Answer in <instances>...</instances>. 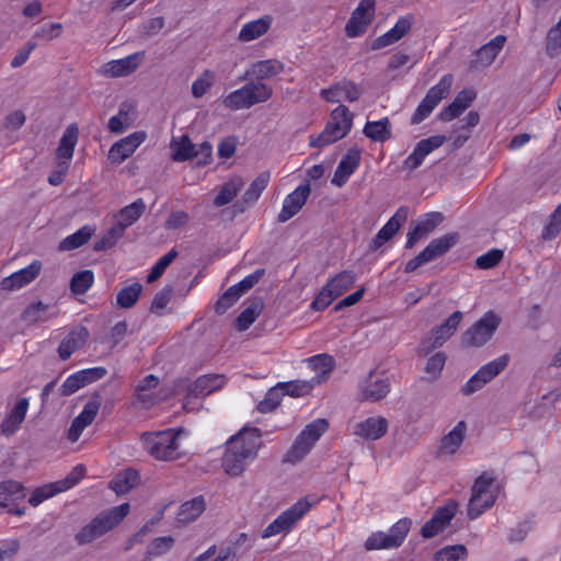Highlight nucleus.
<instances>
[{
	"mask_svg": "<svg viewBox=\"0 0 561 561\" xmlns=\"http://www.w3.org/2000/svg\"><path fill=\"white\" fill-rule=\"evenodd\" d=\"M445 141L446 137L443 135H435L420 140L416 144L413 152L409 154L404 160V168L411 171L417 169L423 163L425 157L435 149L443 146Z\"/></svg>",
	"mask_w": 561,
	"mask_h": 561,
	"instance_id": "nucleus-21",
	"label": "nucleus"
},
{
	"mask_svg": "<svg viewBox=\"0 0 561 561\" xmlns=\"http://www.w3.org/2000/svg\"><path fill=\"white\" fill-rule=\"evenodd\" d=\"M328 428L325 419H317L307 424L284 455L282 462L294 466L302 461Z\"/></svg>",
	"mask_w": 561,
	"mask_h": 561,
	"instance_id": "nucleus-4",
	"label": "nucleus"
},
{
	"mask_svg": "<svg viewBox=\"0 0 561 561\" xmlns=\"http://www.w3.org/2000/svg\"><path fill=\"white\" fill-rule=\"evenodd\" d=\"M284 68V64L277 59L260 60L250 66L244 77L254 79V82H262L282 73Z\"/></svg>",
	"mask_w": 561,
	"mask_h": 561,
	"instance_id": "nucleus-30",
	"label": "nucleus"
},
{
	"mask_svg": "<svg viewBox=\"0 0 561 561\" xmlns=\"http://www.w3.org/2000/svg\"><path fill=\"white\" fill-rule=\"evenodd\" d=\"M94 280L93 272L84 270L76 273L70 280V289L76 295L85 294Z\"/></svg>",
	"mask_w": 561,
	"mask_h": 561,
	"instance_id": "nucleus-53",
	"label": "nucleus"
},
{
	"mask_svg": "<svg viewBox=\"0 0 561 561\" xmlns=\"http://www.w3.org/2000/svg\"><path fill=\"white\" fill-rule=\"evenodd\" d=\"M165 25V20L162 16L150 18L144 21L139 27L140 35L145 38H150L158 35Z\"/></svg>",
	"mask_w": 561,
	"mask_h": 561,
	"instance_id": "nucleus-61",
	"label": "nucleus"
},
{
	"mask_svg": "<svg viewBox=\"0 0 561 561\" xmlns=\"http://www.w3.org/2000/svg\"><path fill=\"white\" fill-rule=\"evenodd\" d=\"M182 430L168 428L141 434L144 449L154 459L173 461L181 457L179 437Z\"/></svg>",
	"mask_w": 561,
	"mask_h": 561,
	"instance_id": "nucleus-2",
	"label": "nucleus"
},
{
	"mask_svg": "<svg viewBox=\"0 0 561 561\" xmlns=\"http://www.w3.org/2000/svg\"><path fill=\"white\" fill-rule=\"evenodd\" d=\"M139 480L138 471L129 468L118 472L111 481L110 486L116 494H125L135 488L139 483Z\"/></svg>",
	"mask_w": 561,
	"mask_h": 561,
	"instance_id": "nucleus-43",
	"label": "nucleus"
},
{
	"mask_svg": "<svg viewBox=\"0 0 561 561\" xmlns=\"http://www.w3.org/2000/svg\"><path fill=\"white\" fill-rule=\"evenodd\" d=\"M501 318L493 311H488L481 319L468 328L461 335L466 347H481L486 344L497 330Z\"/></svg>",
	"mask_w": 561,
	"mask_h": 561,
	"instance_id": "nucleus-7",
	"label": "nucleus"
},
{
	"mask_svg": "<svg viewBox=\"0 0 561 561\" xmlns=\"http://www.w3.org/2000/svg\"><path fill=\"white\" fill-rule=\"evenodd\" d=\"M453 81L454 78L450 73L445 75L436 85L427 91L411 117L412 125H417L430 116L438 103L448 95Z\"/></svg>",
	"mask_w": 561,
	"mask_h": 561,
	"instance_id": "nucleus-12",
	"label": "nucleus"
},
{
	"mask_svg": "<svg viewBox=\"0 0 561 561\" xmlns=\"http://www.w3.org/2000/svg\"><path fill=\"white\" fill-rule=\"evenodd\" d=\"M458 511V503L456 501H448L444 506L438 507L431 519H428L421 528L423 538H433L443 533L450 524Z\"/></svg>",
	"mask_w": 561,
	"mask_h": 561,
	"instance_id": "nucleus-15",
	"label": "nucleus"
},
{
	"mask_svg": "<svg viewBox=\"0 0 561 561\" xmlns=\"http://www.w3.org/2000/svg\"><path fill=\"white\" fill-rule=\"evenodd\" d=\"M206 504L203 496H196L183 503L179 510L176 522L179 524H188L194 522L205 511Z\"/></svg>",
	"mask_w": 561,
	"mask_h": 561,
	"instance_id": "nucleus-42",
	"label": "nucleus"
},
{
	"mask_svg": "<svg viewBox=\"0 0 561 561\" xmlns=\"http://www.w3.org/2000/svg\"><path fill=\"white\" fill-rule=\"evenodd\" d=\"M412 522L410 518L399 519L387 533H373L365 541L366 550L396 549L400 547L408 536Z\"/></svg>",
	"mask_w": 561,
	"mask_h": 561,
	"instance_id": "nucleus-8",
	"label": "nucleus"
},
{
	"mask_svg": "<svg viewBox=\"0 0 561 561\" xmlns=\"http://www.w3.org/2000/svg\"><path fill=\"white\" fill-rule=\"evenodd\" d=\"M363 90L359 85L352 81L343 80L334 85L322 89L320 96L327 102L340 103L342 101L355 102L362 95Z\"/></svg>",
	"mask_w": 561,
	"mask_h": 561,
	"instance_id": "nucleus-18",
	"label": "nucleus"
},
{
	"mask_svg": "<svg viewBox=\"0 0 561 561\" xmlns=\"http://www.w3.org/2000/svg\"><path fill=\"white\" fill-rule=\"evenodd\" d=\"M226 383V376L220 374H208L198 377L188 386V394L193 397H206L220 390Z\"/></svg>",
	"mask_w": 561,
	"mask_h": 561,
	"instance_id": "nucleus-29",
	"label": "nucleus"
},
{
	"mask_svg": "<svg viewBox=\"0 0 561 561\" xmlns=\"http://www.w3.org/2000/svg\"><path fill=\"white\" fill-rule=\"evenodd\" d=\"M466 558H468L467 548L463 545H455L438 550L434 561H459Z\"/></svg>",
	"mask_w": 561,
	"mask_h": 561,
	"instance_id": "nucleus-56",
	"label": "nucleus"
},
{
	"mask_svg": "<svg viewBox=\"0 0 561 561\" xmlns=\"http://www.w3.org/2000/svg\"><path fill=\"white\" fill-rule=\"evenodd\" d=\"M94 233V228L90 226H83L75 233L66 237L60 243L58 249L60 251H70L80 248L85 244L92 234Z\"/></svg>",
	"mask_w": 561,
	"mask_h": 561,
	"instance_id": "nucleus-50",
	"label": "nucleus"
},
{
	"mask_svg": "<svg viewBox=\"0 0 561 561\" xmlns=\"http://www.w3.org/2000/svg\"><path fill=\"white\" fill-rule=\"evenodd\" d=\"M89 337V331L84 327L73 329L58 347L59 357L68 359L77 350L81 348Z\"/></svg>",
	"mask_w": 561,
	"mask_h": 561,
	"instance_id": "nucleus-36",
	"label": "nucleus"
},
{
	"mask_svg": "<svg viewBox=\"0 0 561 561\" xmlns=\"http://www.w3.org/2000/svg\"><path fill=\"white\" fill-rule=\"evenodd\" d=\"M561 231V204L550 216L549 224L542 230V238L551 240L556 238Z\"/></svg>",
	"mask_w": 561,
	"mask_h": 561,
	"instance_id": "nucleus-64",
	"label": "nucleus"
},
{
	"mask_svg": "<svg viewBox=\"0 0 561 561\" xmlns=\"http://www.w3.org/2000/svg\"><path fill=\"white\" fill-rule=\"evenodd\" d=\"M356 277L352 271H343L335 275L316 296L311 308L317 311L324 310L334 299L344 294L355 283Z\"/></svg>",
	"mask_w": 561,
	"mask_h": 561,
	"instance_id": "nucleus-10",
	"label": "nucleus"
},
{
	"mask_svg": "<svg viewBox=\"0 0 561 561\" xmlns=\"http://www.w3.org/2000/svg\"><path fill=\"white\" fill-rule=\"evenodd\" d=\"M561 231V204L550 216L549 224L542 230V238L551 240L556 238Z\"/></svg>",
	"mask_w": 561,
	"mask_h": 561,
	"instance_id": "nucleus-63",
	"label": "nucleus"
},
{
	"mask_svg": "<svg viewBox=\"0 0 561 561\" xmlns=\"http://www.w3.org/2000/svg\"><path fill=\"white\" fill-rule=\"evenodd\" d=\"M215 72L205 70L192 84V94L194 98H202L214 84Z\"/></svg>",
	"mask_w": 561,
	"mask_h": 561,
	"instance_id": "nucleus-57",
	"label": "nucleus"
},
{
	"mask_svg": "<svg viewBox=\"0 0 561 561\" xmlns=\"http://www.w3.org/2000/svg\"><path fill=\"white\" fill-rule=\"evenodd\" d=\"M141 291L142 285L137 282L133 283L117 293L116 302L121 308H131L138 301Z\"/></svg>",
	"mask_w": 561,
	"mask_h": 561,
	"instance_id": "nucleus-52",
	"label": "nucleus"
},
{
	"mask_svg": "<svg viewBox=\"0 0 561 561\" xmlns=\"http://www.w3.org/2000/svg\"><path fill=\"white\" fill-rule=\"evenodd\" d=\"M145 131H135L129 136L119 139L110 148L107 156L108 160L112 163H122L136 151V149L145 141Z\"/></svg>",
	"mask_w": 561,
	"mask_h": 561,
	"instance_id": "nucleus-19",
	"label": "nucleus"
},
{
	"mask_svg": "<svg viewBox=\"0 0 561 561\" xmlns=\"http://www.w3.org/2000/svg\"><path fill=\"white\" fill-rule=\"evenodd\" d=\"M75 484L76 479L66 478L65 480L61 481L38 486L32 492L31 496L28 497V503L32 506L36 507L45 500L56 495L59 492L70 489Z\"/></svg>",
	"mask_w": 561,
	"mask_h": 561,
	"instance_id": "nucleus-34",
	"label": "nucleus"
},
{
	"mask_svg": "<svg viewBox=\"0 0 561 561\" xmlns=\"http://www.w3.org/2000/svg\"><path fill=\"white\" fill-rule=\"evenodd\" d=\"M135 108L129 103H122L118 113L108 119L107 127L114 134H122L133 124Z\"/></svg>",
	"mask_w": 561,
	"mask_h": 561,
	"instance_id": "nucleus-41",
	"label": "nucleus"
},
{
	"mask_svg": "<svg viewBox=\"0 0 561 561\" xmlns=\"http://www.w3.org/2000/svg\"><path fill=\"white\" fill-rule=\"evenodd\" d=\"M49 309L48 305L43 304L42 301H37L31 304L22 314L24 321L30 323H36L39 321H45L47 318L44 317L46 311Z\"/></svg>",
	"mask_w": 561,
	"mask_h": 561,
	"instance_id": "nucleus-60",
	"label": "nucleus"
},
{
	"mask_svg": "<svg viewBox=\"0 0 561 561\" xmlns=\"http://www.w3.org/2000/svg\"><path fill=\"white\" fill-rule=\"evenodd\" d=\"M142 55L144 53H135L122 59L111 60L103 66L102 72L110 78L128 76L139 67Z\"/></svg>",
	"mask_w": 561,
	"mask_h": 561,
	"instance_id": "nucleus-26",
	"label": "nucleus"
},
{
	"mask_svg": "<svg viewBox=\"0 0 561 561\" xmlns=\"http://www.w3.org/2000/svg\"><path fill=\"white\" fill-rule=\"evenodd\" d=\"M273 95L272 87L263 82L250 81L224 98L222 104L231 111L250 108L257 103L268 101Z\"/></svg>",
	"mask_w": 561,
	"mask_h": 561,
	"instance_id": "nucleus-6",
	"label": "nucleus"
},
{
	"mask_svg": "<svg viewBox=\"0 0 561 561\" xmlns=\"http://www.w3.org/2000/svg\"><path fill=\"white\" fill-rule=\"evenodd\" d=\"M353 125V114L345 105H339L331 112L325 128L317 136L310 137L311 147H324L345 137Z\"/></svg>",
	"mask_w": 561,
	"mask_h": 561,
	"instance_id": "nucleus-5",
	"label": "nucleus"
},
{
	"mask_svg": "<svg viewBox=\"0 0 561 561\" xmlns=\"http://www.w3.org/2000/svg\"><path fill=\"white\" fill-rule=\"evenodd\" d=\"M462 312H453L440 325L432 329L431 334L425 336L417 346V354L421 356L428 355L433 350L440 347L456 332L462 320Z\"/></svg>",
	"mask_w": 561,
	"mask_h": 561,
	"instance_id": "nucleus-9",
	"label": "nucleus"
},
{
	"mask_svg": "<svg viewBox=\"0 0 561 561\" xmlns=\"http://www.w3.org/2000/svg\"><path fill=\"white\" fill-rule=\"evenodd\" d=\"M413 22L411 14L401 16L391 30L374 39L371 49L378 50L397 43L410 32Z\"/></svg>",
	"mask_w": 561,
	"mask_h": 561,
	"instance_id": "nucleus-22",
	"label": "nucleus"
},
{
	"mask_svg": "<svg viewBox=\"0 0 561 561\" xmlns=\"http://www.w3.org/2000/svg\"><path fill=\"white\" fill-rule=\"evenodd\" d=\"M25 497L24 486L14 480L0 482V507L5 508L10 503Z\"/></svg>",
	"mask_w": 561,
	"mask_h": 561,
	"instance_id": "nucleus-45",
	"label": "nucleus"
},
{
	"mask_svg": "<svg viewBox=\"0 0 561 561\" xmlns=\"http://www.w3.org/2000/svg\"><path fill=\"white\" fill-rule=\"evenodd\" d=\"M458 241L457 233L445 234L440 238L432 240L428 245L415 257L408 261L404 271L407 273L414 272L416 268L426 264L438 256L445 254Z\"/></svg>",
	"mask_w": 561,
	"mask_h": 561,
	"instance_id": "nucleus-13",
	"label": "nucleus"
},
{
	"mask_svg": "<svg viewBox=\"0 0 561 561\" xmlns=\"http://www.w3.org/2000/svg\"><path fill=\"white\" fill-rule=\"evenodd\" d=\"M444 219L440 213L426 214L422 219L417 221L412 231L408 233V240L405 247L411 249L414 244L431 233Z\"/></svg>",
	"mask_w": 561,
	"mask_h": 561,
	"instance_id": "nucleus-31",
	"label": "nucleus"
},
{
	"mask_svg": "<svg viewBox=\"0 0 561 561\" xmlns=\"http://www.w3.org/2000/svg\"><path fill=\"white\" fill-rule=\"evenodd\" d=\"M476 96V92L471 89L460 91L456 95L455 100L439 113V119L443 122H450L458 117L471 105Z\"/></svg>",
	"mask_w": 561,
	"mask_h": 561,
	"instance_id": "nucleus-32",
	"label": "nucleus"
},
{
	"mask_svg": "<svg viewBox=\"0 0 561 561\" xmlns=\"http://www.w3.org/2000/svg\"><path fill=\"white\" fill-rule=\"evenodd\" d=\"M170 148L173 161L182 162L196 157V146L192 144L187 135H183L179 139L173 138Z\"/></svg>",
	"mask_w": 561,
	"mask_h": 561,
	"instance_id": "nucleus-44",
	"label": "nucleus"
},
{
	"mask_svg": "<svg viewBox=\"0 0 561 561\" xmlns=\"http://www.w3.org/2000/svg\"><path fill=\"white\" fill-rule=\"evenodd\" d=\"M263 310V301L261 298H253L248 307L236 319V328L239 331H245L255 322Z\"/></svg>",
	"mask_w": 561,
	"mask_h": 561,
	"instance_id": "nucleus-46",
	"label": "nucleus"
},
{
	"mask_svg": "<svg viewBox=\"0 0 561 561\" xmlns=\"http://www.w3.org/2000/svg\"><path fill=\"white\" fill-rule=\"evenodd\" d=\"M129 504L123 503L98 514L88 525L76 535V540L83 545L103 536L117 526L129 513Z\"/></svg>",
	"mask_w": 561,
	"mask_h": 561,
	"instance_id": "nucleus-3",
	"label": "nucleus"
},
{
	"mask_svg": "<svg viewBox=\"0 0 561 561\" xmlns=\"http://www.w3.org/2000/svg\"><path fill=\"white\" fill-rule=\"evenodd\" d=\"M309 367L316 373V377L310 381L313 385L320 383L322 377L329 375L333 369V357L328 354H319L308 359Z\"/></svg>",
	"mask_w": 561,
	"mask_h": 561,
	"instance_id": "nucleus-48",
	"label": "nucleus"
},
{
	"mask_svg": "<svg viewBox=\"0 0 561 561\" xmlns=\"http://www.w3.org/2000/svg\"><path fill=\"white\" fill-rule=\"evenodd\" d=\"M375 15V0H362L345 25L348 37L364 34Z\"/></svg>",
	"mask_w": 561,
	"mask_h": 561,
	"instance_id": "nucleus-16",
	"label": "nucleus"
},
{
	"mask_svg": "<svg viewBox=\"0 0 561 561\" xmlns=\"http://www.w3.org/2000/svg\"><path fill=\"white\" fill-rule=\"evenodd\" d=\"M272 23L273 16L268 14L245 23L238 34V41L241 43H249L260 38L268 32Z\"/></svg>",
	"mask_w": 561,
	"mask_h": 561,
	"instance_id": "nucleus-35",
	"label": "nucleus"
},
{
	"mask_svg": "<svg viewBox=\"0 0 561 561\" xmlns=\"http://www.w3.org/2000/svg\"><path fill=\"white\" fill-rule=\"evenodd\" d=\"M41 270L42 263L33 261L28 266L4 277L0 284L1 289L12 291L24 287L39 275Z\"/></svg>",
	"mask_w": 561,
	"mask_h": 561,
	"instance_id": "nucleus-24",
	"label": "nucleus"
},
{
	"mask_svg": "<svg viewBox=\"0 0 561 561\" xmlns=\"http://www.w3.org/2000/svg\"><path fill=\"white\" fill-rule=\"evenodd\" d=\"M175 393V387H163L160 389L159 393H156L154 390H145L140 391L135 389V397L138 402L142 404L144 408L149 409L152 405L157 404L162 400H167L171 396Z\"/></svg>",
	"mask_w": 561,
	"mask_h": 561,
	"instance_id": "nucleus-49",
	"label": "nucleus"
},
{
	"mask_svg": "<svg viewBox=\"0 0 561 561\" xmlns=\"http://www.w3.org/2000/svg\"><path fill=\"white\" fill-rule=\"evenodd\" d=\"M388 430V421L382 416L368 417L354 426L353 434L367 440L381 438Z\"/></svg>",
	"mask_w": 561,
	"mask_h": 561,
	"instance_id": "nucleus-28",
	"label": "nucleus"
},
{
	"mask_svg": "<svg viewBox=\"0 0 561 561\" xmlns=\"http://www.w3.org/2000/svg\"><path fill=\"white\" fill-rule=\"evenodd\" d=\"M242 295L233 286L229 287L217 300L215 311L218 314L225 313L231 308Z\"/></svg>",
	"mask_w": 561,
	"mask_h": 561,
	"instance_id": "nucleus-59",
	"label": "nucleus"
},
{
	"mask_svg": "<svg viewBox=\"0 0 561 561\" xmlns=\"http://www.w3.org/2000/svg\"><path fill=\"white\" fill-rule=\"evenodd\" d=\"M124 231L116 224L110 228L105 233L94 242L93 249L95 251H106L114 247L117 241L124 236Z\"/></svg>",
	"mask_w": 561,
	"mask_h": 561,
	"instance_id": "nucleus-55",
	"label": "nucleus"
},
{
	"mask_svg": "<svg viewBox=\"0 0 561 561\" xmlns=\"http://www.w3.org/2000/svg\"><path fill=\"white\" fill-rule=\"evenodd\" d=\"M146 204L141 198L136 199L131 204L122 208L116 215V225L125 232V230L134 225L145 213Z\"/></svg>",
	"mask_w": 561,
	"mask_h": 561,
	"instance_id": "nucleus-39",
	"label": "nucleus"
},
{
	"mask_svg": "<svg viewBox=\"0 0 561 561\" xmlns=\"http://www.w3.org/2000/svg\"><path fill=\"white\" fill-rule=\"evenodd\" d=\"M270 174L267 172H262L261 174H259L251 182V184L242 195L241 199L238 201L232 206L234 215L242 214L243 211H245V209L254 205L260 198L263 191L266 188Z\"/></svg>",
	"mask_w": 561,
	"mask_h": 561,
	"instance_id": "nucleus-23",
	"label": "nucleus"
},
{
	"mask_svg": "<svg viewBox=\"0 0 561 561\" xmlns=\"http://www.w3.org/2000/svg\"><path fill=\"white\" fill-rule=\"evenodd\" d=\"M390 391L389 378L383 373L371 371L360 383V397L367 401H379Z\"/></svg>",
	"mask_w": 561,
	"mask_h": 561,
	"instance_id": "nucleus-17",
	"label": "nucleus"
},
{
	"mask_svg": "<svg viewBox=\"0 0 561 561\" xmlns=\"http://www.w3.org/2000/svg\"><path fill=\"white\" fill-rule=\"evenodd\" d=\"M467 432L465 421H459L456 426L440 439L439 453L442 455H454L461 446Z\"/></svg>",
	"mask_w": 561,
	"mask_h": 561,
	"instance_id": "nucleus-37",
	"label": "nucleus"
},
{
	"mask_svg": "<svg viewBox=\"0 0 561 561\" xmlns=\"http://www.w3.org/2000/svg\"><path fill=\"white\" fill-rule=\"evenodd\" d=\"M495 502V493L471 495L468 504V517L478 518L484 511L489 510Z\"/></svg>",
	"mask_w": 561,
	"mask_h": 561,
	"instance_id": "nucleus-51",
	"label": "nucleus"
},
{
	"mask_svg": "<svg viewBox=\"0 0 561 561\" xmlns=\"http://www.w3.org/2000/svg\"><path fill=\"white\" fill-rule=\"evenodd\" d=\"M261 431L256 427H243L227 443V449L222 457V468L232 477L240 476L248 461L257 457L262 447Z\"/></svg>",
	"mask_w": 561,
	"mask_h": 561,
	"instance_id": "nucleus-1",
	"label": "nucleus"
},
{
	"mask_svg": "<svg viewBox=\"0 0 561 561\" xmlns=\"http://www.w3.org/2000/svg\"><path fill=\"white\" fill-rule=\"evenodd\" d=\"M244 181L241 176H233L229 179L219 190L218 194L213 201L214 206L222 207L231 203L238 193L243 188Z\"/></svg>",
	"mask_w": 561,
	"mask_h": 561,
	"instance_id": "nucleus-40",
	"label": "nucleus"
},
{
	"mask_svg": "<svg viewBox=\"0 0 561 561\" xmlns=\"http://www.w3.org/2000/svg\"><path fill=\"white\" fill-rule=\"evenodd\" d=\"M316 501H309L308 497L299 500L288 510L284 511L275 520H273L262 534L263 538H270L278 534L288 533L294 525L312 507Z\"/></svg>",
	"mask_w": 561,
	"mask_h": 561,
	"instance_id": "nucleus-11",
	"label": "nucleus"
},
{
	"mask_svg": "<svg viewBox=\"0 0 561 561\" xmlns=\"http://www.w3.org/2000/svg\"><path fill=\"white\" fill-rule=\"evenodd\" d=\"M506 37L503 35L495 36L488 44L483 45L476 54L474 59L470 61L469 68L471 70H480L489 67L502 50Z\"/></svg>",
	"mask_w": 561,
	"mask_h": 561,
	"instance_id": "nucleus-25",
	"label": "nucleus"
},
{
	"mask_svg": "<svg viewBox=\"0 0 561 561\" xmlns=\"http://www.w3.org/2000/svg\"><path fill=\"white\" fill-rule=\"evenodd\" d=\"M283 396V389L278 383L277 386L271 388L266 392L264 399L259 402L257 411L261 413H270L274 411L280 404Z\"/></svg>",
	"mask_w": 561,
	"mask_h": 561,
	"instance_id": "nucleus-54",
	"label": "nucleus"
},
{
	"mask_svg": "<svg viewBox=\"0 0 561 561\" xmlns=\"http://www.w3.org/2000/svg\"><path fill=\"white\" fill-rule=\"evenodd\" d=\"M311 187L307 182L300 184L294 192L288 194L283 203L282 210L278 214V222H286L300 211L310 195Z\"/></svg>",
	"mask_w": 561,
	"mask_h": 561,
	"instance_id": "nucleus-20",
	"label": "nucleus"
},
{
	"mask_svg": "<svg viewBox=\"0 0 561 561\" xmlns=\"http://www.w3.org/2000/svg\"><path fill=\"white\" fill-rule=\"evenodd\" d=\"M28 409V399L21 398L15 405L7 414L0 424V432L2 435L10 437L16 433L21 424L25 420Z\"/></svg>",
	"mask_w": 561,
	"mask_h": 561,
	"instance_id": "nucleus-27",
	"label": "nucleus"
},
{
	"mask_svg": "<svg viewBox=\"0 0 561 561\" xmlns=\"http://www.w3.org/2000/svg\"><path fill=\"white\" fill-rule=\"evenodd\" d=\"M503 251L499 249H492L486 253L480 255L476 260V265L480 270H489L495 267L503 259Z\"/></svg>",
	"mask_w": 561,
	"mask_h": 561,
	"instance_id": "nucleus-62",
	"label": "nucleus"
},
{
	"mask_svg": "<svg viewBox=\"0 0 561 561\" xmlns=\"http://www.w3.org/2000/svg\"><path fill=\"white\" fill-rule=\"evenodd\" d=\"M360 161L359 151L351 149L340 161L334 175L332 178V184L337 187H342L348 180V178L358 168Z\"/></svg>",
	"mask_w": 561,
	"mask_h": 561,
	"instance_id": "nucleus-33",
	"label": "nucleus"
},
{
	"mask_svg": "<svg viewBox=\"0 0 561 561\" xmlns=\"http://www.w3.org/2000/svg\"><path fill=\"white\" fill-rule=\"evenodd\" d=\"M178 256V252L175 249H172L167 254L158 260V262L151 268L147 282L153 283L157 280L167 270V267L173 262V260Z\"/></svg>",
	"mask_w": 561,
	"mask_h": 561,
	"instance_id": "nucleus-58",
	"label": "nucleus"
},
{
	"mask_svg": "<svg viewBox=\"0 0 561 561\" xmlns=\"http://www.w3.org/2000/svg\"><path fill=\"white\" fill-rule=\"evenodd\" d=\"M390 126L389 118L383 117L380 121L367 122L363 131L371 140L383 142L391 138Z\"/></svg>",
	"mask_w": 561,
	"mask_h": 561,
	"instance_id": "nucleus-47",
	"label": "nucleus"
},
{
	"mask_svg": "<svg viewBox=\"0 0 561 561\" xmlns=\"http://www.w3.org/2000/svg\"><path fill=\"white\" fill-rule=\"evenodd\" d=\"M78 137H79L78 127L73 124L69 125L66 128L62 137L60 138L59 145L56 149L57 162L67 161L69 163V161L73 157L75 147L77 145Z\"/></svg>",
	"mask_w": 561,
	"mask_h": 561,
	"instance_id": "nucleus-38",
	"label": "nucleus"
},
{
	"mask_svg": "<svg viewBox=\"0 0 561 561\" xmlns=\"http://www.w3.org/2000/svg\"><path fill=\"white\" fill-rule=\"evenodd\" d=\"M510 356L507 354L483 365L461 388L466 396L472 394L483 388L488 382L500 375L507 366Z\"/></svg>",
	"mask_w": 561,
	"mask_h": 561,
	"instance_id": "nucleus-14",
	"label": "nucleus"
}]
</instances>
